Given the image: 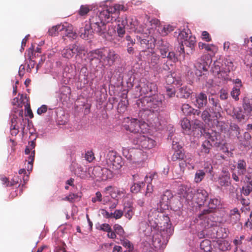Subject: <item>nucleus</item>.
I'll use <instances>...</instances> for the list:
<instances>
[{"instance_id": "nucleus-13", "label": "nucleus", "mask_w": 252, "mask_h": 252, "mask_svg": "<svg viewBox=\"0 0 252 252\" xmlns=\"http://www.w3.org/2000/svg\"><path fill=\"white\" fill-rule=\"evenodd\" d=\"M120 20H126V24H125L124 25L126 27V28L131 30L135 32H144L146 34H147V32L145 31L144 29L142 30H138L136 27L137 26V21L136 18L134 17L131 16H125L121 18H118Z\"/></svg>"}, {"instance_id": "nucleus-49", "label": "nucleus", "mask_w": 252, "mask_h": 252, "mask_svg": "<svg viewBox=\"0 0 252 252\" xmlns=\"http://www.w3.org/2000/svg\"><path fill=\"white\" fill-rule=\"evenodd\" d=\"M121 244L126 248L128 249V252H131L133 250V246L132 244L125 237L123 238H120Z\"/></svg>"}, {"instance_id": "nucleus-27", "label": "nucleus", "mask_w": 252, "mask_h": 252, "mask_svg": "<svg viewBox=\"0 0 252 252\" xmlns=\"http://www.w3.org/2000/svg\"><path fill=\"white\" fill-rule=\"evenodd\" d=\"M233 116L239 122H245L250 116L245 114L244 110L243 111L240 107H238L234 108Z\"/></svg>"}, {"instance_id": "nucleus-35", "label": "nucleus", "mask_w": 252, "mask_h": 252, "mask_svg": "<svg viewBox=\"0 0 252 252\" xmlns=\"http://www.w3.org/2000/svg\"><path fill=\"white\" fill-rule=\"evenodd\" d=\"M10 132L13 136H16L19 132L20 126L18 125L17 117L13 116L11 120Z\"/></svg>"}, {"instance_id": "nucleus-39", "label": "nucleus", "mask_w": 252, "mask_h": 252, "mask_svg": "<svg viewBox=\"0 0 252 252\" xmlns=\"http://www.w3.org/2000/svg\"><path fill=\"white\" fill-rule=\"evenodd\" d=\"M191 91L187 86H183L179 89L177 96L180 98H187L191 94Z\"/></svg>"}, {"instance_id": "nucleus-64", "label": "nucleus", "mask_w": 252, "mask_h": 252, "mask_svg": "<svg viewBox=\"0 0 252 252\" xmlns=\"http://www.w3.org/2000/svg\"><path fill=\"white\" fill-rule=\"evenodd\" d=\"M201 128L202 125L199 122H196V121L194 122L193 126H192V131H197L198 134L201 135Z\"/></svg>"}, {"instance_id": "nucleus-61", "label": "nucleus", "mask_w": 252, "mask_h": 252, "mask_svg": "<svg viewBox=\"0 0 252 252\" xmlns=\"http://www.w3.org/2000/svg\"><path fill=\"white\" fill-rule=\"evenodd\" d=\"M240 88L233 87L230 93V94L235 101H238L239 99V96L240 94Z\"/></svg>"}, {"instance_id": "nucleus-8", "label": "nucleus", "mask_w": 252, "mask_h": 252, "mask_svg": "<svg viewBox=\"0 0 252 252\" xmlns=\"http://www.w3.org/2000/svg\"><path fill=\"white\" fill-rule=\"evenodd\" d=\"M140 95L143 98H150L155 95L158 91L157 85L154 83L147 82L140 86Z\"/></svg>"}, {"instance_id": "nucleus-60", "label": "nucleus", "mask_w": 252, "mask_h": 252, "mask_svg": "<svg viewBox=\"0 0 252 252\" xmlns=\"http://www.w3.org/2000/svg\"><path fill=\"white\" fill-rule=\"evenodd\" d=\"M35 150H33L31 154L28 157V166L27 167L28 171H31L33 167V162L34 159Z\"/></svg>"}, {"instance_id": "nucleus-11", "label": "nucleus", "mask_w": 252, "mask_h": 252, "mask_svg": "<svg viewBox=\"0 0 252 252\" xmlns=\"http://www.w3.org/2000/svg\"><path fill=\"white\" fill-rule=\"evenodd\" d=\"M166 231L167 232L166 236L164 235L165 234L164 228H163L162 231L157 232L153 235L152 242L153 245L155 248L160 247L163 242L169 238V236L171 234L169 227L167 228Z\"/></svg>"}, {"instance_id": "nucleus-3", "label": "nucleus", "mask_w": 252, "mask_h": 252, "mask_svg": "<svg viewBox=\"0 0 252 252\" xmlns=\"http://www.w3.org/2000/svg\"><path fill=\"white\" fill-rule=\"evenodd\" d=\"M148 221L150 225L153 227H162L161 225L167 224L166 228L169 227L170 219L167 216L159 213L157 210L151 211L148 215Z\"/></svg>"}, {"instance_id": "nucleus-6", "label": "nucleus", "mask_w": 252, "mask_h": 252, "mask_svg": "<svg viewBox=\"0 0 252 252\" xmlns=\"http://www.w3.org/2000/svg\"><path fill=\"white\" fill-rule=\"evenodd\" d=\"M108 166L114 170L120 169L124 165L122 158L114 151H109L106 157Z\"/></svg>"}, {"instance_id": "nucleus-41", "label": "nucleus", "mask_w": 252, "mask_h": 252, "mask_svg": "<svg viewBox=\"0 0 252 252\" xmlns=\"http://www.w3.org/2000/svg\"><path fill=\"white\" fill-rule=\"evenodd\" d=\"M181 125L184 130V133L186 134H191V125L189 120L187 118H183L181 121Z\"/></svg>"}, {"instance_id": "nucleus-31", "label": "nucleus", "mask_w": 252, "mask_h": 252, "mask_svg": "<svg viewBox=\"0 0 252 252\" xmlns=\"http://www.w3.org/2000/svg\"><path fill=\"white\" fill-rule=\"evenodd\" d=\"M211 109L210 108L205 109L201 114L202 119L206 123L209 124L212 121H213L214 124H217L218 123V120L217 122L216 121H214V119L213 118V114L211 112Z\"/></svg>"}, {"instance_id": "nucleus-54", "label": "nucleus", "mask_w": 252, "mask_h": 252, "mask_svg": "<svg viewBox=\"0 0 252 252\" xmlns=\"http://www.w3.org/2000/svg\"><path fill=\"white\" fill-rule=\"evenodd\" d=\"M205 172L203 170H198L195 174L194 181L196 183L201 182L205 176Z\"/></svg>"}, {"instance_id": "nucleus-34", "label": "nucleus", "mask_w": 252, "mask_h": 252, "mask_svg": "<svg viewBox=\"0 0 252 252\" xmlns=\"http://www.w3.org/2000/svg\"><path fill=\"white\" fill-rule=\"evenodd\" d=\"M241 215L238 209L235 208L230 210L229 213L230 221L232 224L238 222L240 220Z\"/></svg>"}, {"instance_id": "nucleus-33", "label": "nucleus", "mask_w": 252, "mask_h": 252, "mask_svg": "<svg viewBox=\"0 0 252 252\" xmlns=\"http://www.w3.org/2000/svg\"><path fill=\"white\" fill-rule=\"evenodd\" d=\"M158 49L159 50L161 57L165 58L166 54L169 51V44L166 41L161 40L158 42Z\"/></svg>"}, {"instance_id": "nucleus-50", "label": "nucleus", "mask_w": 252, "mask_h": 252, "mask_svg": "<svg viewBox=\"0 0 252 252\" xmlns=\"http://www.w3.org/2000/svg\"><path fill=\"white\" fill-rule=\"evenodd\" d=\"M112 176V172L110 170L106 168H102L101 178L102 180H105L111 178Z\"/></svg>"}, {"instance_id": "nucleus-53", "label": "nucleus", "mask_w": 252, "mask_h": 252, "mask_svg": "<svg viewBox=\"0 0 252 252\" xmlns=\"http://www.w3.org/2000/svg\"><path fill=\"white\" fill-rule=\"evenodd\" d=\"M145 186V183L143 182L138 183H134L130 188V190L132 193H136L140 191L141 189Z\"/></svg>"}, {"instance_id": "nucleus-25", "label": "nucleus", "mask_w": 252, "mask_h": 252, "mask_svg": "<svg viewBox=\"0 0 252 252\" xmlns=\"http://www.w3.org/2000/svg\"><path fill=\"white\" fill-rule=\"evenodd\" d=\"M94 32L90 25H88L86 23L84 27H81L80 29L79 34L82 38L88 39L92 37Z\"/></svg>"}, {"instance_id": "nucleus-58", "label": "nucleus", "mask_w": 252, "mask_h": 252, "mask_svg": "<svg viewBox=\"0 0 252 252\" xmlns=\"http://www.w3.org/2000/svg\"><path fill=\"white\" fill-rule=\"evenodd\" d=\"M160 60V57L155 52H153L151 54L150 62V63L153 66L157 65Z\"/></svg>"}, {"instance_id": "nucleus-55", "label": "nucleus", "mask_w": 252, "mask_h": 252, "mask_svg": "<svg viewBox=\"0 0 252 252\" xmlns=\"http://www.w3.org/2000/svg\"><path fill=\"white\" fill-rule=\"evenodd\" d=\"M185 154L181 150L175 151L173 155L172 156L171 159L173 161H176L177 160L183 159Z\"/></svg>"}, {"instance_id": "nucleus-45", "label": "nucleus", "mask_w": 252, "mask_h": 252, "mask_svg": "<svg viewBox=\"0 0 252 252\" xmlns=\"http://www.w3.org/2000/svg\"><path fill=\"white\" fill-rule=\"evenodd\" d=\"M219 249L221 252L230 250V244L226 240H219L218 241Z\"/></svg>"}, {"instance_id": "nucleus-5", "label": "nucleus", "mask_w": 252, "mask_h": 252, "mask_svg": "<svg viewBox=\"0 0 252 252\" xmlns=\"http://www.w3.org/2000/svg\"><path fill=\"white\" fill-rule=\"evenodd\" d=\"M127 120L128 121L126 124L124 125V128L125 130L134 133L144 132V127L147 125L145 122L134 118L129 119L127 118Z\"/></svg>"}, {"instance_id": "nucleus-9", "label": "nucleus", "mask_w": 252, "mask_h": 252, "mask_svg": "<svg viewBox=\"0 0 252 252\" xmlns=\"http://www.w3.org/2000/svg\"><path fill=\"white\" fill-rule=\"evenodd\" d=\"M85 49L84 47L74 44L69 45L66 48L63 49L62 51V55L64 58L71 59L75 54H77V55H80L83 53Z\"/></svg>"}, {"instance_id": "nucleus-48", "label": "nucleus", "mask_w": 252, "mask_h": 252, "mask_svg": "<svg viewBox=\"0 0 252 252\" xmlns=\"http://www.w3.org/2000/svg\"><path fill=\"white\" fill-rule=\"evenodd\" d=\"M248 184L242 188V193L248 196L252 192V181H247Z\"/></svg>"}, {"instance_id": "nucleus-36", "label": "nucleus", "mask_w": 252, "mask_h": 252, "mask_svg": "<svg viewBox=\"0 0 252 252\" xmlns=\"http://www.w3.org/2000/svg\"><path fill=\"white\" fill-rule=\"evenodd\" d=\"M102 168L100 166H95L93 168L90 167L88 169V175L89 178H94L95 177H100Z\"/></svg>"}, {"instance_id": "nucleus-47", "label": "nucleus", "mask_w": 252, "mask_h": 252, "mask_svg": "<svg viewBox=\"0 0 252 252\" xmlns=\"http://www.w3.org/2000/svg\"><path fill=\"white\" fill-rule=\"evenodd\" d=\"M123 212L125 213V216L129 220L132 218L134 214L133 207L131 205L125 206Z\"/></svg>"}, {"instance_id": "nucleus-7", "label": "nucleus", "mask_w": 252, "mask_h": 252, "mask_svg": "<svg viewBox=\"0 0 252 252\" xmlns=\"http://www.w3.org/2000/svg\"><path fill=\"white\" fill-rule=\"evenodd\" d=\"M235 167L237 173H233L232 178L235 182L242 181L244 176L247 174L248 171L246 161L243 159H240L238 160Z\"/></svg>"}, {"instance_id": "nucleus-56", "label": "nucleus", "mask_w": 252, "mask_h": 252, "mask_svg": "<svg viewBox=\"0 0 252 252\" xmlns=\"http://www.w3.org/2000/svg\"><path fill=\"white\" fill-rule=\"evenodd\" d=\"M91 10V7L90 6L88 5H82L78 11V13L80 16H85Z\"/></svg>"}, {"instance_id": "nucleus-44", "label": "nucleus", "mask_w": 252, "mask_h": 252, "mask_svg": "<svg viewBox=\"0 0 252 252\" xmlns=\"http://www.w3.org/2000/svg\"><path fill=\"white\" fill-rule=\"evenodd\" d=\"M198 47L200 49H204L206 51L214 53L217 50L216 46L213 44H209L201 42L198 43Z\"/></svg>"}, {"instance_id": "nucleus-20", "label": "nucleus", "mask_w": 252, "mask_h": 252, "mask_svg": "<svg viewBox=\"0 0 252 252\" xmlns=\"http://www.w3.org/2000/svg\"><path fill=\"white\" fill-rule=\"evenodd\" d=\"M125 154V151L123 152ZM125 157L133 162H139L143 158V153L140 149H131L128 152L127 155H124Z\"/></svg>"}, {"instance_id": "nucleus-17", "label": "nucleus", "mask_w": 252, "mask_h": 252, "mask_svg": "<svg viewBox=\"0 0 252 252\" xmlns=\"http://www.w3.org/2000/svg\"><path fill=\"white\" fill-rule=\"evenodd\" d=\"M208 197L207 191L203 189L200 188L196 189L194 193L193 199L199 206L204 204Z\"/></svg>"}, {"instance_id": "nucleus-14", "label": "nucleus", "mask_w": 252, "mask_h": 252, "mask_svg": "<svg viewBox=\"0 0 252 252\" xmlns=\"http://www.w3.org/2000/svg\"><path fill=\"white\" fill-rule=\"evenodd\" d=\"M105 9L108 12V15L110 17L112 23L116 21L117 16L120 11L126 10L125 6L120 4H116L113 6L107 7Z\"/></svg>"}, {"instance_id": "nucleus-52", "label": "nucleus", "mask_w": 252, "mask_h": 252, "mask_svg": "<svg viewBox=\"0 0 252 252\" xmlns=\"http://www.w3.org/2000/svg\"><path fill=\"white\" fill-rule=\"evenodd\" d=\"M113 229L116 234L118 235L121 238L125 237V231L123 228L119 224H115L113 226Z\"/></svg>"}, {"instance_id": "nucleus-57", "label": "nucleus", "mask_w": 252, "mask_h": 252, "mask_svg": "<svg viewBox=\"0 0 252 252\" xmlns=\"http://www.w3.org/2000/svg\"><path fill=\"white\" fill-rule=\"evenodd\" d=\"M174 30V27L171 25H165L162 29L160 33L163 36H166Z\"/></svg>"}, {"instance_id": "nucleus-15", "label": "nucleus", "mask_w": 252, "mask_h": 252, "mask_svg": "<svg viewBox=\"0 0 252 252\" xmlns=\"http://www.w3.org/2000/svg\"><path fill=\"white\" fill-rule=\"evenodd\" d=\"M104 50V49H96L91 51L88 53V58L92 64L95 60L103 64V59L105 56Z\"/></svg>"}, {"instance_id": "nucleus-28", "label": "nucleus", "mask_w": 252, "mask_h": 252, "mask_svg": "<svg viewBox=\"0 0 252 252\" xmlns=\"http://www.w3.org/2000/svg\"><path fill=\"white\" fill-rule=\"evenodd\" d=\"M181 110L184 115L186 116H190L191 115L199 116L200 114L199 110L194 109L187 103H184L182 105Z\"/></svg>"}, {"instance_id": "nucleus-24", "label": "nucleus", "mask_w": 252, "mask_h": 252, "mask_svg": "<svg viewBox=\"0 0 252 252\" xmlns=\"http://www.w3.org/2000/svg\"><path fill=\"white\" fill-rule=\"evenodd\" d=\"M173 197L171 192L167 190L165 191L161 197L159 201L160 207L162 209H168L170 203V200Z\"/></svg>"}, {"instance_id": "nucleus-40", "label": "nucleus", "mask_w": 252, "mask_h": 252, "mask_svg": "<svg viewBox=\"0 0 252 252\" xmlns=\"http://www.w3.org/2000/svg\"><path fill=\"white\" fill-rule=\"evenodd\" d=\"M150 27L147 29L149 34H154L155 31L160 25V21L156 18L152 19L149 22Z\"/></svg>"}, {"instance_id": "nucleus-16", "label": "nucleus", "mask_w": 252, "mask_h": 252, "mask_svg": "<svg viewBox=\"0 0 252 252\" xmlns=\"http://www.w3.org/2000/svg\"><path fill=\"white\" fill-rule=\"evenodd\" d=\"M104 52H105V56L103 59V64L108 65L109 66H112L116 60L118 58L119 55L116 54L114 51L112 50H107L104 49Z\"/></svg>"}, {"instance_id": "nucleus-30", "label": "nucleus", "mask_w": 252, "mask_h": 252, "mask_svg": "<svg viewBox=\"0 0 252 252\" xmlns=\"http://www.w3.org/2000/svg\"><path fill=\"white\" fill-rule=\"evenodd\" d=\"M157 174L156 173H154L151 174L149 177L146 176L145 177V182L148 183V185L147 186L146 191L145 193V196L146 197H150L153 192V186L151 182L152 181L153 179L154 178L155 176H157Z\"/></svg>"}, {"instance_id": "nucleus-62", "label": "nucleus", "mask_w": 252, "mask_h": 252, "mask_svg": "<svg viewBox=\"0 0 252 252\" xmlns=\"http://www.w3.org/2000/svg\"><path fill=\"white\" fill-rule=\"evenodd\" d=\"M96 228L107 232H110L111 231V227L108 223L99 224L98 226H96Z\"/></svg>"}, {"instance_id": "nucleus-29", "label": "nucleus", "mask_w": 252, "mask_h": 252, "mask_svg": "<svg viewBox=\"0 0 252 252\" xmlns=\"http://www.w3.org/2000/svg\"><path fill=\"white\" fill-rule=\"evenodd\" d=\"M223 66V60L219 59L214 62L213 66L212 67V70L214 73L219 75L218 77L221 78V74L222 73V67Z\"/></svg>"}, {"instance_id": "nucleus-46", "label": "nucleus", "mask_w": 252, "mask_h": 252, "mask_svg": "<svg viewBox=\"0 0 252 252\" xmlns=\"http://www.w3.org/2000/svg\"><path fill=\"white\" fill-rule=\"evenodd\" d=\"M75 174L81 179H87L89 178L88 175V172H87L86 170L81 166H78L74 171Z\"/></svg>"}, {"instance_id": "nucleus-23", "label": "nucleus", "mask_w": 252, "mask_h": 252, "mask_svg": "<svg viewBox=\"0 0 252 252\" xmlns=\"http://www.w3.org/2000/svg\"><path fill=\"white\" fill-rule=\"evenodd\" d=\"M223 64L222 73H223L224 75L221 74V79L224 80H229L230 79L229 78L228 74L231 70H233V63L230 60L226 58L223 60Z\"/></svg>"}, {"instance_id": "nucleus-51", "label": "nucleus", "mask_w": 252, "mask_h": 252, "mask_svg": "<svg viewBox=\"0 0 252 252\" xmlns=\"http://www.w3.org/2000/svg\"><path fill=\"white\" fill-rule=\"evenodd\" d=\"M200 247L205 252H210L211 249V242L208 240H204L200 243Z\"/></svg>"}, {"instance_id": "nucleus-18", "label": "nucleus", "mask_w": 252, "mask_h": 252, "mask_svg": "<svg viewBox=\"0 0 252 252\" xmlns=\"http://www.w3.org/2000/svg\"><path fill=\"white\" fill-rule=\"evenodd\" d=\"M137 144L145 149H150L156 145L155 140L144 135H140L138 138Z\"/></svg>"}, {"instance_id": "nucleus-32", "label": "nucleus", "mask_w": 252, "mask_h": 252, "mask_svg": "<svg viewBox=\"0 0 252 252\" xmlns=\"http://www.w3.org/2000/svg\"><path fill=\"white\" fill-rule=\"evenodd\" d=\"M207 103V97L205 94L200 93L196 96L195 105L199 108L203 107Z\"/></svg>"}, {"instance_id": "nucleus-42", "label": "nucleus", "mask_w": 252, "mask_h": 252, "mask_svg": "<svg viewBox=\"0 0 252 252\" xmlns=\"http://www.w3.org/2000/svg\"><path fill=\"white\" fill-rule=\"evenodd\" d=\"M139 41L140 44L142 49V51L145 52L147 49L152 48V43L149 42V37L147 38H142L141 37H137Z\"/></svg>"}, {"instance_id": "nucleus-19", "label": "nucleus", "mask_w": 252, "mask_h": 252, "mask_svg": "<svg viewBox=\"0 0 252 252\" xmlns=\"http://www.w3.org/2000/svg\"><path fill=\"white\" fill-rule=\"evenodd\" d=\"M209 101L213 105L211 111L213 114V118L214 119V121L216 120L217 122V120L221 117V107L219 103V100L212 97L209 98Z\"/></svg>"}, {"instance_id": "nucleus-43", "label": "nucleus", "mask_w": 252, "mask_h": 252, "mask_svg": "<svg viewBox=\"0 0 252 252\" xmlns=\"http://www.w3.org/2000/svg\"><path fill=\"white\" fill-rule=\"evenodd\" d=\"M126 24V20H120L119 19L117 20V32L119 36L120 37L123 36L125 33V28L126 27L124 25Z\"/></svg>"}, {"instance_id": "nucleus-59", "label": "nucleus", "mask_w": 252, "mask_h": 252, "mask_svg": "<svg viewBox=\"0 0 252 252\" xmlns=\"http://www.w3.org/2000/svg\"><path fill=\"white\" fill-rule=\"evenodd\" d=\"M65 34L66 36L74 39L76 37V34L75 32H73L72 30V26H68L67 28L65 26Z\"/></svg>"}, {"instance_id": "nucleus-26", "label": "nucleus", "mask_w": 252, "mask_h": 252, "mask_svg": "<svg viewBox=\"0 0 252 252\" xmlns=\"http://www.w3.org/2000/svg\"><path fill=\"white\" fill-rule=\"evenodd\" d=\"M242 106L245 113L248 115H252V96H245L243 99Z\"/></svg>"}, {"instance_id": "nucleus-12", "label": "nucleus", "mask_w": 252, "mask_h": 252, "mask_svg": "<svg viewBox=\"0 0 252 252\" xmlns=\"http://www.w3.org/2000/svg\"><path fill=\"white\" fill-rule=\"evenodd\" d=\"M207 60L209 61L208 57L206 55H203L195 62L194 63L195 73L197 76H201L204 71H207L208 63Z\"/></svg>"}, {"instance_id": "nucleus-1", "label": "nucleus", "mask_w": 252, "mask_h": 252, "mask_svg": "<svg viewBox=\"0 0 252 252\" xmlns=\"http://www.w3.org/2000/svg\"><path fill=\"white\" fill-rule=\"evenodd\" d=\"M111 22L108 12L105 9L100 11L98 15L92 16L86 23L93 29L94 32L102 35L106 31V23Z\"/></svg>"}, {"instance_id": "nucleus-22", "label": "nucleus", "mask_w": 252, "mask_h": 252, "mask_svg": "<svg viewBox=\"0 0 252 252\" xmlns=\"http://www.w3.org/2000/svg\"><path fill=\"white\" fill-rule=\"evenodd\" d=\"M220 205V199L216 198H211L209 200L208 204V208L203 210L200 216L208 214L214 212Z\"/></svg>"}, {"instance_id": "nucleus-37", "label": "nucleus", "mask_w": 252, "mask_h": 252, "mask_svg": "<svg viewBox=\"0 0 252 252\" xmlns=\"http://www.w3.org/2000/svg\"><path fill=\"white\" fill-rule=\"evenodd\" d=\"M212 147L210 141L205 140L203 142L201 146L200 155L206 156L209 154Z\"/></svg>"}, {"instance_id": "nucleus-63", "label": "nucleus", "mask_w": 252, "mask_h": 252, "mask_svg": "<svg viewBox=\"0 0 252 252\" xmlns=\"http://www.w3.org/2000/svg\"><path fill=\"white\" fill-rule=\"evenodd\" d=\"M190 160L189 159H187L186 157L183 158V159L179 160V166L181 169V170L182 172H184L186 167L187 166L188 164H189Z\"/></svg>"}, {"instance_id": "nucleus-2", "label": "nucleus", "mask_w": 252, "mask_h": 252, "mask_svg": "<svg viewBox=\"0 0 252 252\" xmlns=\"http://www.w3.org/2000/svg\"><path fill=\"white\" fill-rule=\"evenodd\" d=\"M162 98L161 95H155L150 98H143L142 100L140 101L141 103L146 102L147 104V107L146 108H143V111H140L139 114L142 120L146 119V116L151 112L153 113L159 112L162 111Z\"/></svg>"}, {"instance_id": "nucleus-10", "label": "nucleus", "mask_w": 252, "mask_h": 252, "mask_svg": "<svg viewBox=\"0 0 252 252\" xmlns=\"http://www.w3.org/2000/svg\"><path fill=\"white\" fill-rule=\"evenodd\" d=\"M206 140H210L212 146L220 147L225 145L224 140L221 138L220 134L219 132L212 130L211 132L205 133Z\"/></svg>"}, {"instance_id": "nucleus-21", "label": "nucleus", "mask_w": 252, "mask_h": 252, "mask_svg": "<svg viewBox=\"0 0 252 252\" xmlns=\"http://www.w3.org/2000/svg\"><path fill=\"white\" fill-rule=\"evenodd\" d=\"M219 184L221 187H228L231 184L229 172L226 169L223 168L218 178Z\"/></svg>"}, {"instance_id": "nucleus-38", "label": "nucleus", "mask_w": 252, "mask_h": 252, "mask_svg": "<svg viewBox=\"0 0 252 252\" xmlns=\"http://www.w3.org/2000/svg\"><path fill=\"white\" fill-rule=\"evenodd\" d=\"M65 29V26L64 25L59 24L56 26H53L48 30V34L52 36H55L59 34L60 32L63 31Z\"/></svg>"}, {"instance_id": "nucleus-4", "label": "nucleus", "mask_w": 252, "mask_h": 252, "mask_svg": "<svg viewBox=\"0 0 252 252\" xmlns=\"http://www.w3.org/2000/svg\"><path fill=\"white\" fill-rule=\"evenodd\" d=\"M178 39L181 43H184L187 47L190 48V51L187 54H192L196 43V38L191 35V31L188 26L181 30Z\"/></svg>"}]
</instances>
